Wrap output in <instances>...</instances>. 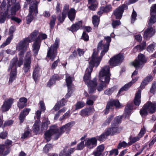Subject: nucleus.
I'll return each mask as SVG.
<instances>
[{"instance_id": "f257e3e1", "label": "nucleus", "mask_w": 156, "mask_h": 156, "mask_svg": "<svg viewBox=\"0 0 156 156\" xmlns=\"http://www.w3.org/2000/svg\"><path fill=\"white\" fill-rule=\"evenodd\" d=\"M97 53L94 51L93 53L91 60L89 62V66L86 69L83 76V80L88 87L91 88L95 87L97 85V79L94 78L92 80L90 81V79L91 73L94 66L97 67L101 60V58H98L97 57Z\"/></svg>"}, {"instance_id": "f03ea898", "label": "nucleus", "mask_w": 156, "mask_h": 156, "mask_svg": "<svg viewBox=\"0 0 156 156\" xmlns=\"http://www.w3.org/2000/svg\"><path fill=\"white\" fill-rule=\"evenodd\" d=\"M110 75L109 66H106L102 68L99 74V88H103L107 86L106 85L109 82Z\"/></svg>"}, {"instance_id": "7ed1b4c3", "label": "nucleus", "mask_w": 156, "mask_h": 156, "mask_svg": "<svg viewBox=\"0 0 156 156\" xmlns=\"http://www.w3.org/2000/svg\"><path fill=\"white\" fill-rule=\"evenodd\" d=\"M104 39L106 41V43L105 44H103V41L101 40L98 43L97 47V49L98 51L101 49H103V50L101 51V55L100 57L98 56V53L96 51L94 50V51H96L97 53V57L98 58H101V59L102 57V56L105 54L107 52L109 49V43L111 41V37L109 36H106L104 37Z\"/></svg>"}, {"instance_id": "20e7f679", "label": "nucleus", "mask_w": 156, "mask_h": 156, "mask_svg": "<svg viewBox=\"0 0 156 156\" xmlns=\"http://www.w3.org/2000/svg\"><path fill=\"white\" fill-rule=\"evenodd\" d=\"M59 39L57 38L54 44L48 48L47 56L52 61H53L56 56L57 49L59 46Z\"/></svg>"}, {"instance_id": "39448f33", "label": "nucleus", "mask_w": 156, "mask_h": 156, "mask_svg": "<svg viewBox=\"0 0 156 156\" xmlns=\"http://www.w3.org/2000/svg\"><path fill=\"white\" fill-rule=\"evenodd\" d=\"M59 130L57 126L55 125H53L50 126V129L47 130L44 134V138L46 140L47 142L50 141L51 139V136L53 134H55L54 137V140H57L55 139V136L58 134Z\"/></svg>"}, {"instance_id": "423d86ee", "label": "nucleus", "mask_w": 156, "mask_h": 156, "mask_svg": "<svg viewBox=\"0 0 156 156\" xmlns=\"http://www.w3.org/2000/svg\"><path fill=\"white\" fill-rule=\"evenodd\" d=\"M123 118L122 115H119L114 118L111 124V127H108L115 134L120 132L119 125L121 123Z\"/></svg>"}, {"instance_id": "0eeeda50", "label": "nucleus", "mask_w": 156, "mask_h": 156, "mask_svg": "<svg viewBox=\"0 0 156 156\" xmlns=\"http://www.w3.org/2000/svg\"><path fill=\"white\" fill-rule=\"evenodd\" d=\"M7 9L11 12L12 15H15L16 12L20 8L19 2H16V0H7Z\"/></svg>"}, {"instance_id": "6e6552de", "label": "nucleus", "mask_w": 156, "mask_h": 156, "mask_svg": "<svg viewBox=\"0 0 156 156\" xmlns=\"http://www.w3.org/2000/svg\"><path fill=\"white\" fill-rule=\"evenodd\" d=\"M27 39L25 38L20 41L16 46V50L20 51L19 56L23 57V55L27 50L29 47V43Z\"/></svg>"}, {"instance_id": "1a4fd4ad", "label": "nucleus", "mask_w": 156, "mask_h": 156, "mask_svg": "<svg viewBox=\"0 0 156 156\" xmlns=\"http://www.w3.org/2000/svg\"><path fill=\"white\" fill-rule=\"evenodd\" d=\"M75 124V121H72L61 127L59 129V130L58 134L55 136V139L58 140L61 135L65 132V131L66 133H69L71 129V128Z\"/></svg>"}, {"instance_id": "9d476101", "label": "nucleus", "mask_w": 156, "mask_h": 156, "mask_svg": "<svg viewBox=\"0 0 156 156\" xmlns=\"http://www.w3.org/2000/svg\"><path fill=\"white\" fill-rule=\"evenodd\" d=\"M31 51H28L25 55L23 63V70L25 73L30 71L32 61L33 60Z\"/></svg>"}, {"instance_id": "9b49d317", "label": "nucleus", "mask_w": 156, "mask_h": 156, "mask_svg": "<svg viewBox=\"0 0 156 156\" xmlns=\"http://www.w3.org/2000/svg\"><path fill=\"white\" fill-rule=\"evenodd\" d=\"M20 57L18 60L17 56H16L10 62L8 70L10 69L17 70V67H20L22 65L23 62V57L22 56H19Z\"/></svg>"}, {"instance_id": "f8f14e48", "label": "nucleus", "mask_w": 156, "mask_h": 156, "mask_svg": "<svg viewBox=\"0 0 156 156\" xmlns=\"http://www.w3.org/2000/svg\"><path fill=\"white\" fill-rule=\"evenodd\" d=\"M124 58L123 54H118L110 59L109 62L110 66H115L118 65L122 63Z\"/></svg>"}, {"instance_id": "ddd939ff", "label": "nucleus", "mask_w": 156, "mask_h": 156, "mask_svg": "<svg viewBox=\"0 0 156 156\" xmlns=\"http://www.w3.org/2000/svg\"><path fill=\"white\" fill-rule=\"evenodd\" d=\"M147 60L145 56L142 54L139 55L137 58L133 62V66L136 68H142Z\"/></svg>"}, {"instance_id": "4468645a", "label": "nucleus", "mask_w": 156, "mask_h": 156, "mask_svg": "<svg viewBox=\"0 0 156 156\" xmlns=\"http://www.w3.org/2000/svg\"><path fill=\"white\" fill-rule=\"evenodd\" d=\"M114 135L115 134L111 131L110 129L108 128L105 130L103 133L100 136H97L96 138L97 140H98L100 142H103L107 138V137L108 136H112Z\"/></svg>"}, {"instance_id": "2eb2a0df", "label": "nucleus", "mask_w": 156, "mask_h": 156, "mask_svg": "<svg viewBox=\"0 0 156 156\" xmlns=\"http://www.w3.org/2000/svg\"><path fill=\"white\" fill-rule=\"evenodd\" d=\"M127 8V5L125 4H123L115 10L113 14L116 19L120 20L122 16V14L125 9Z\"/></svg>"}, {"instance_id": "dca6fc26", "label": "nucleus", "mask_w": 156, "mask_h": 156, "mask_svg": "<svg viewBox=\"0 0 156 156\" xmlns=\"http://www.w3.org/2000/svg\"><path fill=\"white\" fill-rule=\"evenodd\" d=\"M85 140L84 146L89 149H92L97 145V139L95 137L86 138Z\"/></svg>"}, {"instance_id": "f3484780", "label": "nucleus", "mask_w": 156, "mask_h": 156, "mask_svg": "<svg viewBox=\"0 0 156 156\" xmlns=\"http://www.w3.org/2000/svg\"><path fill=\"white\" fill-rule=\"evenodd\" d=\"M95 111L94 107L90 106L82 109L79 112V114L83 117H87Z\"/></svg>"}, {"instance_id": "a211bd4d", "label": "nucleus", "mask_w": 156, "mask_h": 156, "mask_svg": "<svg viewBox=\"0 0 156 156\" xmlns=\"http://www.w3.org/2000/svg\"><path fill=\"white\" fill-rule=\"evenodd\" d=\"M152 24L149 25L148 23V27L144 32L143 37L144 38L147 40L150 39L153 36L155 33V29L153 27H151Z\"/></svg>"}, {"instance_id": "6ab92c4d", "label": "nucleus", "mask_w": 156, "mask_h": 156, "mask_svg": "<svg viewBox=\"0 0 156 156\" xmlns=\"http://www.w3.org/2000/svg\"><path fill=\"white\" fill-rule=\"evenodd\" d=\"M12 144V140L7 139L5 141L4 144H2V145L3 146L4 149L5 150L6 149V150H5L4 154L1 156H6L10 153Z\"/></svg>"}, {"instance_id": "aec40b11", "label": "nucleus", "mask_w": 156, "mask_h": 156, "mask_svg": "<svg viewBox=\"0 0 156 156\" xmlns=\"http://www.w3.org/2000/svg\"><path fill=\"white\" fill-rule=\"evenodd\" d=\"M29 13L26 18L27 23L28 24H29L33 20V17L32 15V13L34 12L35 16L38 13L37 8L36 6L34 8H33L32 6H31L29 7Z\"/></svg>"}, {"instance_id": "412c9836", "label": "nucleus", "mask_w": 156, "mask_h": 156, "mask_svg": "<svg viewBox=\"0 0 156 156\" xmlns=\"http://www.w3.org/2000/svg\"><path fill=\"white\" fill-rule=\"evenodd\" d=\"M151 17L149 21V25L153 24L156 22V4H153L151 8Z\"/></svg>"}, {"instance_id": "4be33fe9", "label": "nucleus", "mask_w": 156, "mask_h": 156, "mask_svg": "<svg viewBox=\"0 0 156 156\" xmlns=\"http://www.w3.org/2000/svg\"><path fill=\"white\" fill-rule=\"evenodd\" d=\"M13 102V99L9 98L5 101L1 107V110L3 112L8 111L10 108Z\"/></svg>"}, {"instance_id": "5701e85b", "label": "nucleus", "mask_w": 156, "mask_h": 156, "mask_svg": "<svg viewBox=\"0 0 156 156\" xmlns=\"http://www.w3.org/2000/svg\"><path fill=\"white\" fill-rule=\"evenodd\" d=\"M68 146H66L59 154V156H71V154H73L76 149L75 148H70L68 149Z\"/></svg>"}, {"instance_id": "b1692460", "label": "nucleus", "mask_w": 156, "mask_h": 156, "mask_svg": "<svg viewBox=\"0 0 156 156\" xmlns=\"http://www.w3.org/2000/svg\"><path fill=\"white\" fill-rule=\"evenodd\" d=\"M30 110V108H26L20 112L18 117L20 120V125H21L24 121L26 116L28 114Z\"/></svg>"}, {"instance_id": "393cba45", "label": "nucleus", "mask_w": 156, "mask_h": 156, "mask_svg": "<svg viewBox=\"0 0 156 156\" xmlns=\"http://www.w3.org/2000/svg\"><path fill=\"white\" fill-rule=\"evenodd\" d=\"M149 113L152 114L155 112L156 111V103L151 102V101H148L145 104Z\"/></svg>"}, {"instance_id": "a878e982", "label": "nucleus", "mask_w": 156, "mask_h": 156, "mask_svg": "<svg viewBox=\"0 0 156 156\" xmlns=\"http://www.w3.org/2000/svg\"><path fill=\"white\" fill-rule=\"evenodd\" d=\"M41 43L36 39L34 41L32 46V48L34 55L36 56L38 52L41 45Z\"/></svg>"}, {"instance_id": "bb28decb", "label": "nucleus", "mask_w": 156, "mask_h": 156, "mask_svg": "<svg viewBox=\"0 0 156 156\" xmlns=\"http://www.w3.org/2000/svg\"><path fill=\"white\" fill-rule=\"evenodd\" d=\"M141 90L140 89L138 90L135 94L133 100L134 105L136 106H139L141 103Z\"/></svg>"}, {"instance_id": "cd10ccee", "label": "nucleus", "mask_w": 156, "mask_h": 156, "mask_svg": "<svg viewBox=\"0 0 156 156\" xmlns=\"http://www.w3.org/2000/svg\"><path fill=\"white\" fill-rule=\"evenodd\" d=\"M133 109V104L131 103H128L125 107L124 111L125 118H127L130 115V113Z\"/></svg>"}, {"instance_id": "c85d7f7f", "label": "nucleus", "mask_w": 156, "mask_h": 156, "mask_svg": "<svg viewBox=\"0 0 156 156\" xmlns=\"http://www.w3.org/2000/svg\"><path fill=\"white\" fill-rule=\"evenodd\" d=\"M138 73V71L137 69H136L132 73V80L130 82L128 83L127 84H125L123 87L122 88H129L138 79V77H136L135 79H134L133 76H134L136 75Z\"/></svg>"}, {"instance_id": "c756f323", "label": "nucleus", "mask_w": 156, "mask_h": 156, "mask_svg": "<svg viewBox=\"0 0 156 156\" xmlns=\"http://www.w3.org/2000/svg\"><path fill=\"white\" fill-rule=\"evenodd\" d=\"M112 10V6L111 5H108L105 7L102 6L100 8V11L98 12V14L100 15L104 12H108Z\"/></svg>"}, {"instance_id": "7c9ffc66", "label": "nucleus", "mask_w": 156, "mask_h": 156, "mask_svg": "<svg viewBox=\"0 0 156 156\" xmlns=\"http://www.w3.org/2000/svg\"><path fill=\"white\" fill-rule=\"evenodd\" d=\"M66 80L67 86L68 88H72L74 87V85L72 82L74 80L73 77H71L68 74H66Z\"/></svg>"}, {"instance_id": "2f4dec72", "label": "nucleus", "mask_w": 156, "mask_h": 156, "mask_svg": "<svg viewBox=\"0 0 156 156\" xmlns=\"http://www.w3.org/2000/svg\"><path fill=\"white\" fill-rule=\"evenodd\" d=\"M50 123V122L48 118H45L44 119L42 122L41 126V129L42 132L48 129V125Z\"/></svg>"}, {"instance_id": "473e14b6", "label": "nucleus", "mask_w": 156, "mask_h": 156, "mask_svg": "<svg viewBox=\"0 0 156 156\" xmlns=\"http://www.w3.org/2000/svg\"><path fill=\"white\" fill-rule=\"evenodd\" d=\"M111 107L113 106L115 107L116 108H119L121 107L120 104L118 99H110L109 101L107 103Z\"/></svg>"}, {"instance_id": "72a5a7b5", "label": "nucleus", "mask_w": 156, "mask_h": 156, "mask_svg": "<svg viewBox=\"0 0 156 156\" xmlns=\"http://www.w3.org/2000/svg\"><path fill=\"white\" fill-rule=\"evenodd\" d=\"M39 31L37 30H35L31 33L30 36L26 37L29 41L31 42L36 39V37L38 34Z\"/></svg>"}, {"instance_id": "f704fd0d", "label": "nucleus", "mask_w": 156, "mask_h": 156, "mask_svg": "<svg viewBox=\"0 0 156 156\" xmlns=\"http://www.w3.org/2000/svg\"><path fill=\"white\" fill-rule=\"evenodd\" d=\"M85 105V103L83 101H77L76 103L74 105L75 108L74 109L73 108V112H74L77 110L83 108Z\"/></svg>"}, {"instance_id": "c9c22d12", "label": "nucleus", "mask_w": 156, "mask_h": 156, "mask_svg": "<svg viewBox=\"0 0 156 156\" xmlns=\"http://www.w3.org/2000/svg\"><path fill=\"white\" fill-rule=\"evenodd\" d=\"M68 16L70 21L74 20L76 16V11L74 8H71L68 12Z\"/></svg>"}, {"instance_id": "e433bc0d", "label": "nucleus", "mask_w": 156, "mask_h": 156, "mask_svg": "<svg viewBox=\"0 0 156 156\" xmlns=\"http://www.w3.org/2000/svg\"><path fill=\"white\" fill-rule=\"evenodd\" d=\"M40 69L37 67L35 68L33 74V78L35 82H36L39 79L40 76Z\"/></svg>"}, {"instance_id": "4c0bfd02", "label": "nucleus", "mask_w": 156, "mask_h": 156, "mask_svg": "<svg viewBox=\"0 0 156 156\" xmlns=\"http://www.w3.org/2000/svg\"><path fill=\"white\" fill-rule=\"evenodd\" d=\"M82 22L79 21L72 26L70 28V30L72 32L76 31L82 27Z\"/></svg>"}, {"instance_id": "58836bf2", "label": "nucleus", "mask_w": 156, "mask_h": 156, "mask_svg": "<svg viewBox=\"0 0 156 156\" xmlns=\"http://www.w3.org/2000/svg\"><path fill=\"white\" fill-rule=\"evenodd\" d=\"M11 72L10 74L9 82L12 83L16 79L17 74V70L10 69Z\"/></svg>"}, {"instance_id": "ea45409f", "label": "nucleus", "mask_w": 156, "mask_h": 156, "mask_svg": "<svg viewBox=\"0 0 156 156\" xmlns=\"http://www.w3.org/2000/svg\"><path fill=\"white\" fill-rule=\"evenodd\" d=\"M140 113L141 117L143 118H145L149 113L147 108L145 104L140 110Z\"/></svg>"}, {"instance_id": "a19ab883", "label": "nucleus", "mask_w": 156, "mask_h": 156, "mask_svg": "<svg viewBox=\"0 0 156 156\" xmlns=\"http://www.w3.org/2000/svg\"><path fill=\"white\" fill-rule=\"evenodd\" d=\"M152 79V76L151 75L148 76L145 78L141 83L140 88H143Z\"/></svg>"}, {"instance_id": "79ce46f5", "label": "nucleus", "mask_w": 156, "mask_h": 156, "mask_svg": "<svg viewBox=\"0 0 156 156\" xmlns=\"http://www.w3.org/2000/svg\"><path fill=\"white\" fill-rule=\"evenodd\" d=\"M140 139V137L138 136L132 137L130 136L129 138V141L128 142V146L131 145L136 142L139 141Z\"/></svg>"}, {"instance_id": "37998d69", "label": "nucleus", "mask_w": 156, "mask_h": 156, "mask_svg": "<svg viewBox=\"0 0 156 156\" xmlns=\"http://www.w3.org/2000/svg\"><path fill=\"white\" fill-rule=\"evenodd\" d=\"M114 116V115L113 114H112L109 115L106 120L103 123L102 126H106L108 125L113 119Z\"/></svg>"}, {"instance_id": "c03bdc74", "label": "nucleus", "mask_w": 156, "mask_h": 156, "mask_svg": "<svg viewBox=\"0 0 156 156\" xmlns=\"http://www.w3.org/2000/svg\"><path fill=\"white\" fill-rule=\"evenodd\" d=\"M96 0H88L89 5V8L91 10H94L97 7V5L96 3H94Z\"/></svg>"}, {"instance_id": "a18cd8bd", "label": "nucleus", "mask_w": 156, "mask_h": 156, "mask_svg": "<svg viewBox=\"0 0 156 156\" xmlns=\"http://www.w3.org/2000/svg\"><path fill=\"white\" fill-rule=\"evenodd\" d=\"M40 130V126L38 122H35L33 126V132L36 134H37Z\"/></svg>"}, {"instance_id": "49530a36", "label": "nucleus", "mask_w": 156, "mask_h": 156, "mask_svg": "<svg viewBox=\"0 0 156 156\" xmlns=\"http://www.w3.org/2000/svg\"><path fill=\"white\" fill-rule=\"evenodd\" d=\"M99 23V19L96 16H94L92 17V23L95 27H97Z\"/></svg>"}, {"instance_id": "de8ad7c7", "label": "nucleus", "mask_w": 156, "mask_h": 156, "mask_svg": "<svg viewBox=\"0 0 156 156\" xmlns=\"http://www.w3.org/2000/svg\"><path fill=\"white\" fill-rule=\"evenodd\" d=\"M47 38V35L44 33H40L36 39L41 43L42 40L46 39Z\"/></svg>"}, {"instance_id": "09e8293b", "label": "nucleus", "mask_w": 156, "mask_h": 156, "mask_svg": "<svg viewBox=\"0 0 156 156\" xmlns=\"http://www.w3.org/2000/svg\"><path fill=\"white\" fill-rule=\"evenodd\" d=\"M27 3L30 4V6H32L33 8H34L35 6L37 8V4L38 3L36 0H26Z\"/></svg>"}, {"instance_id": "8fccbe9b", "label": "nucleus", "mask_w": 156, "mask_h": 156, "mask_svg": "<svg viewBox=\"0 0 156 156\" xmlns=\"http://www.w3.org/2000/svg\"><path fill=\"white\" fill-rule=\"evenodd\" d=\"M128 143H127L126 141H123L122 142H120L117 146V148L119 149H121L122 147L125 148L127 147H128Z\"/></svg>"}, {"instance_id": "3c124183", "label": "nucleus", "mask_w": 156, "mask_h": 156, "mask_svg": "<svg viewBox=\"0 0 156 156\" xmlns=\"http://www.w3.org/2000/svg\"><path fill=\"white\" fill-rule=\"evenodd\" d=\"M53 147V145L51 144H46L43 148L44 152L46 153H48L50 150Z\"/></svg>"}, {"instance_id": "603ef678", "label": "nucleus", "mask_w": 156, "mask_h": 156, "mask_svg": "<svg viewBox=\"0 0 156 156\" xmlns=\"http://www.w3.org/2000/svg\"><path fill=\"white\" fill-rule=\"evenodd\" d=\"M56 20L55 16L54 15H52L51 17V19L50 23V27L51 29H53L54 27Z\"/></svg>"}, {"instance_id": "864d4df0", "label": "nucleus", "mask_w": 156, "mask_h": 156, "mask_svg": "<svg viewBox=\"0 0 156 156\" xmlns=\"http://www.w3.org/2000/svg\"><path fill=\"white\" fill-rule=\"evenodd\" d=\"M13 38V36L12 35H10V36L8 37L6 40L4 42L3 44L1 45L2 47H4L5 46L9 44L11 40Z\"/></svg>"}, {"instance_id": "5fc2aeb1", "label": "nucleus", "mask_w": 156, "mask_h": 156, "mask_svg": "<svg viewBox=\"0 0 156 156\" xmlns=\"http://www.w3.org/2000/svg\"><path fill=\"white\" fill-rule=\"evenodd\" d=\"M6 15L4 13L0 12V23H4L6 20Z\"/></svg>"}, {"instance_id": "6e6d98bb", "label": "nucleus", "mask_w": 156, "mask_h": 156, "mask_svg": "<svg viewBox=\"0 0 156 156\" xmlns=\"http://www.w3.org/2000/svg\"><path fill=\"white\" fill-rule=\"evenodd\" d=\"M121 23L119 20H113L112 22V26L114 28L121 25Z\"/></svg>"}, {"instance_id": "4d7b16f0", "label": "nucleus", "mask_w": 156, "mask_h": 156, "mask_svg": "<svg viewBox=\"0 0 156 156\" xmlns=\"http://www.w3.org/2000/svg\"><path fill=\"white\" fill-rule=\"evenodd\" d=\"M85 140L82 141L79 143L77 146V147L76 150H80L83 149L84 147V141Z\"/></svg>"}, {"instance_id": "13d9d810", "label": "nucleus", "mask_w": 156, "mask_h": 156, "mask_svg": "<svg viewBox=\"0 0 156 156\" xmlns=\"http://www.w3.org/2000/svg\"><path fill=\"white\" fill-rule=\"evenodd\" d=\"M13 122L14 121L12 120H8L5 121L4 123L2 128H4L6 126H9L12 125Z\"/></svg>"}, {"instance_id": "bf43d9fd", "label": "nucleus", "mask_w": 156, "mask_h": 156, "mask_svg": "<svg viewBox=\"0 0 156 156\" xmlns=\"http://www.w3.org/2000/svg\"><path fill=\"white\" fill-rule=\"evenodd\" d=\"M118 149V148L112 149L109 151L110 154H114V156L117 155L119 154Z\"/></svg>"}, {"instance_id": "052dcab7", "label": "nucleus", "mask_w": 156, "mask_h": 156, "mask_svg": "<svg viewBox=\"0 0 156 156\" xmlns=\"http://www.w3.org/2000/svg\"><path fill=\"white\" fill-rule=\"evenodd\" d=\"M81 38L85 41H87L89 40V37L85 31H83L82 36Z\"/></svg>"}, {"instance_id": "680f3d73", "label": "nucleus", "mask_w": 156, "mask_h": 156, "mask_svg": "<svg viewBox=\"0 0 156 156\" xmlns=\"http://www.w3.org/2000/svg\"><path fill=\"white\" fill-rule=\"evenodd\" d=\"M67 100H66L65 98H63L59 101H58V103L62 107L65 105L67 102Z\"/></svg>"}, {"instance_id": "e2e57ef3", "label": "nucleus", "mask_w": 156, "mask_h": 156, "mask_svg": "<svg viewBox=\"0 0 156 156\" xmlns=\"http://www.w3.org/2000/svg\"><path fill=\"white\" fill-rule=\"evenodd\" d=\"M40 106V109L42 112H44L46 109L45 106L44 102L43 101H41L39 102Z\"/></svg>"}, {"instance_id": "0e129e2a", "label": "nucleus", "mask_w": 156, "mask_h": 156, "mask_svg": "<svg viewBox=\"0 0 156 156\" xmlns=\"http://www.w3.org/2000/svg\"><path fill=\"white\" fill-rule=\"evenodd\" d=\"M51 78L52 79L55 81V83L56 81L60 80L62 79V76H59L58 75L55 74L52 76Z\"/></svg>"}, {"instance_id": "69168bd1", "label": "nucleus", "mask_w": 156, "mask_h": 156, "mask_svg": "<svg viewBox=\"0 0 156 156\" xmlns=\"http://www.w3.org/2000/svg\"><path fill=\"white\" fill-rule=\"evenodd\" d=\"M30 133V132L29 130L25 131L24 133L22 134L21 136V138L25 139L28 137Z\"/></svg>"}, {"instance_id": "338daca9", "label": "nucleus", "mask_w": 156, "mask_h": 156, "mask_svg": "<svg viewBox=\"0 0 156 156\" xmlns=\"http://www.w3.org/2000/svg\"><path fill=\"white\" fill-rule=\"evenodd\" d=\"M137 13L133 9V12L131 16V22L133 23L136 20V17L137 16Z\"/></svg>"}, {"instance_id": "774afa93", "label": "nucleus", "mask_w": 156, "mask_h": 156, "mask_svg": "<svg viewBox=\"0 0 156 156\" xmlns=\"http://www.w3.org/2000/svg\"><path fill=\"white\" fill-rule=\"evenodd\" d=\"M62 16H59L58 18V21L61 23H62L64 21L65 18L66 17V14L62 13Z\"/></svg>"}]
</instances>
